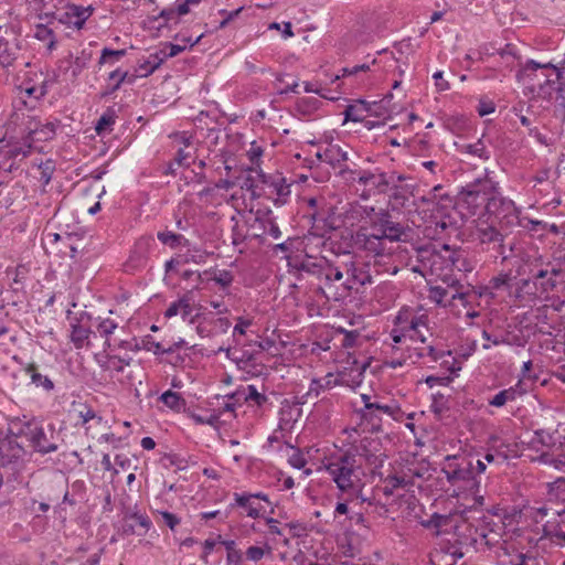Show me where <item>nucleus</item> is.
<instances>
[{
    "label": "nucleus",
    "mask_w": 565,
    "mask_h": 565,
    "mask_svg": "<svg viewBox=\"0 0 565 565\" xmlns=\"http://www.w3.org/2000/svg\"><path fill=\"white\" fill-rule=\"evenodd\" d=\"M183 51H184V46H181L179 44L168 43L159 52L162 55L163 60L166 61L167 58H171V57L179 55Z\"/></svg>",
    "instance_id": "61"
},
{
    "label": "nucleus",
    "mask_w": 565,
    "mask_h": 565,
    "mask_svg": "<svg viewBox=\"0 0 565 565\" xmlns=\"http://www.w3.org/2000/svg\"><path fill=\"white\" fill-rule=\"evenodd\" d=\"M126 55V50H113L108 47H104L100 53V57L98 61L99 65H114L116 62H118L120 58H122Z\"/></svg>",
    "instance_id": "43"
},
{
    "label": "nucleus",
    "mask_w": 565,
    "mask_h": 565,
    "mask_svg": "<svg viewBox=\"0 0 565 565\" xmlns=\"http://www.w3.org/2000/svg\"><path fill=\"white\" fill-rule=\"evenodd\" d=\"M413 486V477L405 470L388 475L384 479L383 492L385 495H392L396 489H406Z\"/></svg>",
    "instance_id": "30"
},
{
    "label": "nucleus",
    "mask_w": 565,
    "mask_h": 565,
    "mask_svg": "<svg viewBox=\"0 0 565 565\" xmlns=\"http://www.w3.org/2000/svg\"><path fill=\"white\" fill-rule=\"evenodd\" d=\"M513 295L520 300H534L540 298V289L536 284L535 275L532 279H520L516 282Z\"/></svg>",
    "instance_id": "31"
},
{
    "label": "nucleus",
    "mask_w": 565,
    "mask_h": 565,
    "mask_svg": "<svg viewBox=\"0 0 565 565\" xmlns=\"http://www.w3.org/2000/svg\"><path fill=\"white\" fill-rule=\"evenodd\" d=\"M271 551H273L271 546L266 543V544H264V546H255V545L249 546L246 550L245 555L248 561L258 562L265 555H270Z\"/></svg>",
    "instance_id": "48"
},
{
    "label": "nucleus",
    "mask_w": 565,
    "mask_h": 565,
    "mask_svg": "<svg viewBox=\"0 0 565 565\" xmlns=\"http://www.w3.org/2000/svg\"><path fill=\"white\" fill-rule=\"evenodd\" d=\"M519 395H521V392H519L518 386L509 387L500 391L492 398H490L489 405L494 407H502L508 402L515 401Z\"/></svg>",
    "instance_id": "37"
},
{
    "label": "nucleus",
    "mask_w": 565,
    "mask_h": 565,
    "mask_svg": "<svg viewBox=\"0 0 565 565\" xmlns=\"http://www.w3.org/2000/svg\"><path fill=\"white\" fill-rule=\"evenodd\" d=\"M34 38L42 42H47V49L52 51L55 47L56 39L52 29L44 24H36L34 30Z\"/></svg>",
    "instance_id": "42"
},
{
    "label": "nucleus",
    "mask_w": 565,
    "mask_h": 565,
    "mask_svg": "<svg viewBox=\"0 0 565 565\" xmlns=\"http://www.w3.org/2000/svg\"><path fill=\"white\" fill-rule=\"evenodd\" d=\"M466 543L476 551H486L501 547L504 542L505 523L499 515L483 514L473 522L467 523Z\"/></svg>",
    "instance_id": "6"
},
{
    "label": "nucleus",
    "mask_w": 565,
    "mask_h": 565,
    "mask_svg": "<svg viewBox=\"0 0 565 565\" xmlns=\"http://www.w3.org/2000/svg\"><path fill=\"white\" fill-rule=\"evenodd\" d=\"M260 182V198L265 196L271 200L276 206H281L288 202L291 194V184L287 182L281 173L267 174L262 172Z\"/></svg>",
    "instance_id": "12"
},
{
    "label": "nucleus",
    "mask_w": 565,
    "mask_h": 565,
    "mask_svg": "<svg viewBox=\"0 0 565 565\" xmlns=\"http://www.w3.org/2000/svg\"><path fill=\"white\" fill-rule=\"evenodd\" d=\"M338 385V379L332 373H328L322 379H313L310 383L309 391L307 392V396L313 395L318 397L321 391L330 390Z\"/></svg>",
    "instance_id": "34"
},
{
    "label": "nucleus",
    "mask_w": 565,
    "mask_h": 565,
    "mask_svg": "<svg viewBox=\"0 0 565 565\" xmlns=\"http://www.w3.org/2000/svg\"><path fill=\"white\" fill-rule=\"evenodd\" d=\"M317 157L321 162H326L332 168H339L340 170H342L343 163L349 159L348 152L337 145H330L323 152H318Z\"/></svg>",
    "instance_id": "27"
},
{
    "label": "nucleus",
    "mask_w": 565,
    "mask_h": 565,
    "mask_svg": "<svg viewBox=\"0 0 565 565\" xmlns=\"http://www.w3.org/2000/svg\"><path fill=\"white\" fill-rule=\"evenodd\" d=\"M541 266L548 269L550 274L565 278V248H555L551 257L546 262H542Z\"/></svg>",
    "instance_id": "32"
},
{
    "label": "nucleus",
    "mask_w": 565,
    "mask_h": 565,
    "mask_svg": "<svg viewBox=\"0 0 565 565\" xmlns=\"http://www.w3.org/2000/svg\"><path fill=\"white\" fill-rule=\"evenodd\" d=\"M395 324L398 328L393 329L391 332L392 341L395 344L401 343L407 337L413 341L418 340L423 344L419 348H414V354H409L411 359L415 355L417 359H427L425 363H430L441 358L443 352L436 350L430 344H425L427 335H431V332L429 329V317L424 309L419 308L416 311L401 310L395 318Z\"/></svg>",
    "instance_id": "2"
},
{
    "label": "nucleus",
    "mask_w": 565,
    "mask_h": 565,
    "mask_svg": "<svg viewBox=\"0 0 565 565\" xmlns=\"http://www.w3.org/2000/svg\"><path fill=\"white\" fill-rule=\"evenodd\" d=\"M194 310V300L191 292L183 295L178 300L171 302L166 312V318H172L175 316H181V318L185 321L189 319L190 323H194L199 318V315L192 316Z\"/></svg>",
    "instance_id": "21"
},
{
    "label": "nucleus",
    "mask_w": 565,
    "mask_h": 565,
    "mask_svg": "<svg viewBox=\"0 0 565 565\" xmlns=\"http://www.w3.org/2000/svg\"><path fill=\"white\" fill-rule=\"evenodd\" d=\"M260 175L262 171L253 170L252 173H249L243 181L242 189L248 191L250 193L252 199L260 198Z\"/></svg>",
    "instance_id": "36"
},
{
    "label": "nucleus",
    "mask_w": 565,
    "mask_h": 565,
    "mask_svg": "<svg viewBox=\"0 0 565 565\" xmlns=\"http://www.w3.org/2000/svg\"><path fill=\"white\" fill-rule=\"evenodd\" d=\"M214 281L223 288L228 287L233 281V275L228 270H218L214 274Z\"/></svg>",
    "instance_id": "62"
},
{
    "label": "nucleus",
    "mask_w": 565,
    "mask_h": 565,
    "mask_svg": "<svg viewBox=\"0 0 565 565\" xmlns=\"http://www.w3.org/2000/svg\"><path fill=\"white\" fill-rule=\"evenodd\" d=\"M518 79L534 98L551 99L565 82V65L562 68L552 63H537L530 60L519 71Z\"/></svg>",
    "instance_id": "4"
},
{
    "label": "nucleus",
    "mask_w": 565,
    "mask_h": 565,
    "mask_svg": "<svg viewBox=\"0 0 565 565\" xmlns=\"http://www.w3.org/2000/svg\"><path fill=\"white\" fill-rule=\"evenodd\" d=\"M371 264L351 252L335 254L333 258L306 256L299 269L317 276L318 291L329 301H342L366 285L373 284Z\"/></svg>",
    "instance_id": "1"
},
{
    "label": "nucleus",
    "mask_w": 565,
    "mask_h": 565,
    "mask_svg": "<svg viewBox=\"0 0 565 565\" xmlns=\"http://www.w3.org/2000/svg\"><path fill=\"white\" fill-rule=\"evenodd\" d=\"M510 563L511 565H540L539 558L530 553H519Z\"/></svg>",
    "instance_id": "57"
},
{
    "label": "nucleus",
    "mask_w": 565,
    "mask_h": 565,
    "mask_svg": "<svg viewBox=\"0 0 565 565\" xmlns=\"http://www.w3.org/2000/svg\"><path fill=\"white\" fill-rule=\"evenodd\" d=\"M39 423L35 419H17L10 425V433L17 437H24L29 441Z\"/></svg>",
    "instance_id": "33"
},
{
    "label": "nucleus",
    "mask_w": 565,
    "mask_h": 565,
    "mask_svg": "<svg viewBox=\"0 0 565 565\" xmlns=\"http://www.w3.org/2000/svg\"><path fill=\"white\" fill-rule=\"evenodd\" d=\"M182 238H183L182 235L175 234L173 232H159L158 233V239L162 244L169 245L171 247L178 246Z\"/></svg>",
    "instance_id": "59"
},
{
    "label": "nucleus",
    "mask_w": 565,
    "mask_h": 565,
    "mask_svg": "<svg viewBox=\"0 0 565 565\" xmlns=\"http://www.w3.org/2000/svg\"><path fill=\"white\" fill-rule=\"evenodd\" d=\"M162 519H163V522L166 523V525L174 531L175 527L180 524L181 520L180 518H178L175 514L171 513V512H168V511H161L160 512Z\"/></svg>",
    "instance_id": "64"
},
{
    "label": "nucleus",
    "mask_w": 565,
    "mask_h": 565,
    "mask_svg": "<svg viewBox=\"0 0 565 565\" xmlns=\"http://www.w3.org/2000/svg\"><path fill=\"white\" fill-rule=\"evenodd\" d=\"M97 361L102 370L120 384H128L132 380L131 359L126 360L117 355L105 354Z\"/></svg>",
    "instance_id": "15"
},
{
    "label": "nucleus",
    "mask_w": 565,
    "mask_h": 565,
    "mask_svg": "<svg viewBox=\"0 0 565 565\" xmlns=\"http://www.w3.org/2000/svg\"><path fill=\"white\" fill-rule=\"evenodd\" d=\"M354 245L367 252L374 258V268H396L391 265L392 253L385 247V242L379 233H366L358 231L353 236Z\"/></svg>",
    "instance_id": "11"
},
{
    "label": "nucleus",
    "mask_w": 565,
    "mask_h": 565,
    "mask_svg": "<svg viewBox=\"0 0 565 565\" xmlns=\"http://www.w3.org/2000/svg\"><path fill=\"white\" fill-rule=\"evenodd\" d=\"M152 526L150 518L137 509L127 510L122 516V532L126 535L143 536Z\"/></svg>",
    "instance_id": "17"
},
{
    "label": "nucleus",
    "mask_w": 565,
    "mask_h": 565,
    "mask_svg": "<svg viewBox=\"0 0 565 565\" xmlns=\"http://www.w3.org/2000/svg\"><path fill=\"white\" fill-rule=\"evenodd\" d=\"M339 499L342 501H339L335 504L333 516L334 520L340 519L341 516H345V520L349 519V515L352 513L351 508L349 507L350 502H353L354 500H348V497H342L339 492Z\"/></svg>",
    "instance_id": "54"
},
{
    "label": "nucleus",
    "mask_w": 565,
    "mask_h": 565,
    "mask_svg": "<svg viewBox=\"0 0 565 565\" xmlns=\"http://www.w3.org/2000/svg\"><path fill=\"white\" fill-rule=\"evenodd\" d=\"M429 298L439 306L450 308L459 316L458 305L463 308L469 307L475 295L469 287H465L457 279H451L446 286L431 287Z\"/></svg>",
    "instance_id": "9"
},
{
    "label": "nucleus",
    "mask_w": 565,
    "mask_h": 565,
    "mask_svg": "<svg viewBox=\"0 0 565 565\" xmlns=\"http://www.w3.org/2000/svg\"><path fill=\"white\" fill-rule=\"evenodd\" d=\"M533 461L552 467L561 472H565V438L552 451H542Z\"/></svg>",
    "instance_id": "25"
},
{
    "label": "nucleus",
    "mask_w": 565,
    "mask_h": 565,
    "mask_svg": "<svg viewBox=\"0 0 565 565\" xmlns=\"http://www.w3.org/2000/svg\"><path fill=\"white\" fill-rule=\"evenodd\" d=\"M67 320L71 327V341L75 348L82 349L88 344L92 333V317L88 312L81 310L78 312H67Z\"/></svg>",
    "instance_id": "16"
},
{
    "label": "nucleus",
    "mask_w": 565,
    "mask_h": 565,
    "mask_svg": "<svg viewBox=\"0 0 565 565\" xmlns=\"http://www.w3.org/2000/svg\"><path fill=\"white\" fill-rule=\"evenodd\" d=\"M23 372L30 379V384L35 388L43 391L46 394H51L55 390V383L49 374L41 371V367L35 362H29L22 364Z\"/></svg>",
    "instance_id": "20"
},
{
    "label": "nucleus",
    "mask_w": 565,
    "mask_h": 565,
    "mask_svg": "<svg viewBox=\"0 0 565 565\" xmlns=\"http://www.w3.org/2000/svg\"><path fill=\"white\" fill-rule=\"evenodd\" d=\"M94 9L89 7L70 4L61 14L58 21L68 26L81 30L86 20L93 14Z\"/></svg>",
    "instance_id": "22"
},
{
    "label": "nucleus",
    "mask_w": 565,
    "mask_h": 565,
    "mask_svg": "<svg viewBox=\"0 0 565 565\" xmlns=\"http://www.w3.org/2000/svg\"><path fill=\"white\" fill-rule=\"evenodd\" d=\"M441 472L454 488L471 495L473 503L470 508L483 505L484 497L480 493V480L475 473L471 457L467 455L446 456L441 463Z\"/></svg>",
    "instance_id": "5"
},
{
    "label": "nucleus",
    "mask_w": 565,
    "mask_h": 565,
    "mask_svg": "<svg viewBox=\"0 0 565 565\" xmlns=\"http://www.w3.org/2000/svg\"><path fill=\"white\" fill-rule=\"evenodd\" d=\"M375 231L383 237L384 242H398L402 241L403 236H406L404 226L397 222L388 220V217L381 218Z\"/></svg>",
    "instance_id": "26"
},
{
    "label": "nucleus",
    "mask_w": 565,
    "mask_h": 565,
    "mask_svg": "<svg viewBox=\"0 0 565 565\" xmlns=\"http://www.w3.org/2000/svg\"><path fill=\"white\" fill-rule=\"evenodd\" d=\"M535 279L540 289V298L544 299H548L551 294L558 291L565 285L564 277L550 274V270L542 266L535 274Z\"/></svg>",
    "instance_id": "19"
},
{
    "label": "nucleus",
    "mask_w": 565,
    "mask_h": 565,
    "mask_svg": "<svg viewBox=\"0 0 565 565\" xmlns=\"http://www.w3.org/2000/svg\"><path fill=\"white\" fill-rule=\"evenodd\" d=\"M477 236L481 244H493V248L502 256V260L508 259L505 254L504 236L492 225L479 227Z\"/></svg>",
    "instance_id": "24"
},
{
    "label": "nucleus",
    "mask_w": 565,
    "mask_h": 565,
    "mask_svg": "<svg viewBox=\"0 0 565 565\" xmlns=\"http://www.w3.org/2000/svg\"><path fill=\"white\" fill-rule=\"evenodd\" d=\"M514 279L511 273H500L492 277L489 281V288L492 290H501L503 288H510L511 281Z\"/></svg>",
    "instance_id": "49"
},
{
    "label": "nucleus",
    "mask_w": 565,
    "mask_h": 565,
    "mask_svg": "<svg viewBox=\"0 0 565 565\" xmlns=\"http://www.w3.org/2000/svg\"><path fill=\"white\" fill-rule=\"evenodd\" d=\"M449 260L451 263L452 268H458V269H463V270L471 268L470 264L463 257V255L460 250H454L449 256Z\"/></svg>",
    "instance_id": "58"
},
{
    "label": "nucleus",
    "mask_w": 565,
    "mask_h": 565,
    "mask_svg": "<svg viewBox=\"0 0 565 565\" xmlns=\"http://www.w3.org/2000/svg\"><path fill=\"white\" fill-rule=\"evenodd\" d=\"M117 79V84H113L111 86H108V88L102 94V96H107L110 94H114L116 90H118L122 83L128 82L132 83V77H129V74L127 71H121L120 68H116L108 75V81Z\"/></svg>",
    "instance_id": "40"
},
{
    "label": "nucleus",
    "mask_w": 565,
    "mask_h": 565,
    "mask_svg": "<svg viewBox=\"0 0 565 565\" xmlns=\"http://www.w3.org/2000/svg\"><path fill=\"white\" fill-rule=\"evenodd\" d=\"M224 351L221 347L218 352ZM226 358L233 361L237 367L247 374L256 375L259 373V365L255 362L253 354H249L242 350H232L231 348L225 349Z\"/></svg>",
    "instance_id": "23"
},
{
    "label": "nucleus",
    "mask_w": 565,
    "mask_h": 565,
    "mask_svg": "<svg viewBox=\"0 0 565 565\" xmlns=\"http://www.w3.org/2000/svg\"><path fill=\"white\" fill-rule=\"evenodd\" d=\"M391 184H395V173L390 175L386 173L374 174V183H372L371 190L376 189L379 192H386Z\"/></svg>",
    "instance_id": "47"
},
{
    "label": "nucleus",
    "mask_w": 565,
    "mask_h": 565,
    "mask_svg": "<svg viewBox=\"0 0 565 565\" xmlns=\"http://www.w3.org/2000/svg\"><path fill=\"white\" fill-rule=\"evenodd\" d=\"M253 324L252 319H246L244 317H238L236 319V324L233 328V339L236 343H239L238 337L245 335L247 329Z\"/></svg>",
    "instance_id": "55"
},
{
    "label": "nucleus",
    "mask_w": 565,
    "mask_h": 565,
    "mask_svg": "<svg viewBox=\"0 0 565 565\" xmlns=\"http://www.w3.org/2000/svg\"><path fill=\"white\" fill-rule=\"evenodd\" d=\"M544 414H540L537 418L532 423L533 437L531 444L533 446L540 445L546 448V451L554 450L565 438L558 433V423L553 416L552 411L543 409Z\"/></svg>",
    "instance_id": "10"
},
{
    "label": "nucleus",
    "mask_w": 565,
    "mask_h": 565,
    "mask_svg": "<svg viewBox=\"0 0 565 565\" xmlns=\"http://www.w3.org/2000/svg\"><path fill=\"white\" fill-rule=\"evenodd\" d=\"M449 523L450 516L434 513L427 521L423 522V525L428 529H436L439 534Z\"/></svg>",
    "instance_id": "45"
},
{
    "label": "nucleus",
    "mask_w": 565,
    "mask_h": 565,
    "mask_svg": "<svg viewBox=\"0 0 565 565\" xmlns=\"http://www.w3.org/2000/svg\"><path fill=\"white\" fill-rule=\"evenodd\" d=\"M159 399L170 409L180 412L185 407V399L177 392L171 390L161 394Z\"/></svg>",
    "instance_id": "39"
},
{
    "label": "nucleus",
    "mask_w": 565,
    "mask_h": 565,
    "mask_svg": "<svg viewBox=\"0 0 565 565\" xmlns=\"http://www.w3.org/2000/svg\"><path fill=\"white\" fill-rule=\"evenodd\" d=\"M360 415L362 420L371 426L372 430H380L383 416L401 420L403 412L396 402L392 401L390 404H385L376 398L373 404L367 405V408H361Z\"/></svg>",
    "instance_id": "13"
},
{
    "label": "nucleus",
    "mask_w": 565,
    "mask_h": 565,
    "mask_svg": "<svg viewBox=\"0 0 565 565\" xmlns=\"http://www.w3.org/2000/svg\"><path fill=\"white\" fill-rule=\"evenodd\" d=\"M117 328H118L117 322H115L114 320H111L109 318L104 319L98 323L97 331L100 334V337H104L106 339L105 345L110 347L109 337L114 333V331Z\"/></svg>",
    "instance_id": "50"
},
{
    "label": "nucleus",
    "mask_w": 565,
    "mask_h": 565,
    "mask_svg": "<svg viewBox=\"0 0 565 565\" xmlns=\"http://www.w3.org/2000/svg\"><path fill=\"white\" fill-rule=\"evenodd\" d=\"M252 495L247 494H235V501L237 505L247 510V515L257 519L260 515V510L250 503Z\"/></svg>",
    "instance_id": "52"
},
{
    "label": "nucleus",
    "mask_w": 565,
    "mask_h": 565,
    "mask_svg": "<svg viewBox=\"0 0 565 565\" xmlns=\"http://www.w3.org/2000/svg\"><path fill=\"white\" fill-rule=\"evenodd\" d=\"M29 443L35 451L42 455L56 451L58 448L56 443L49 440L44 428L40 424L30 437Z\"/></svg>",
    "instance_id": "28"
},
{
    "label": "nucleus",
    "mask_w": 565,
    "mask_h": 565,
    "mask_svg": "<svg viewBox=\"0 0 565 565\" xmlns=\"http://www.w3.org/2000/svg\"><path fill=\"white\" fill-rule=\"evenodd\" d=\"M460 151L462 153L478 157L482 160H488L490 158V153L481 139L475 143L462 145Z\"/></svg>",
    "instance_id": "41"
},
{
    "label": "nucleus",
    "mask_w": 565,
    "mask_h": 565,
    "mask_svg": "<svg viewBox=\"0 0 565 565\" xmlns=\"http://www.w3.org/2000/svg\"><path fill=\"white\" fill-rule=\"evenodd\" d=\"M40 170V181L43 185H47L53 177V173L55 171V162L52 159H47L44 162H41L39 164Z\"/></svg>",
    "instance_id": "51"
},
{
    "label": "nucleus",
    "mask_w": 565,
    "mask_h": 565,
    "mask_svg": "<svg viewBox=\"0 0 565 565\" xmlns=\"http://www.w3.org/2000/svg\"><path fill=\"white\" fill-rule=\"evenodd\" d=\"M497 191V183L489 178L478 179L462 191L461 207L466 209L470 216L488 214L489 202Z\"/></svg>",
    "instance_id": "8"
},
{
    "label": "nucleus",
    "mask_w": 565,
    "mask_h": 565,
    "mask_svg": "<svg viewBox=\"0 0 565 565\" xmlns=\"http://www.w3.org/2000/svg\"><path fill=\"white\" fill-rule=\"evenodd\" d=\"M227 399L234 401L237 406L248 404V390L246 386H239L235 392L226 395Z\"/></svg>",
    "instance_id": "60"
},
{
    "label": "nucleus",
    "mask_w": 565,
    "mask_h": 565,
    "mask_svg": "<svg viewBox=\"0 0 565 565\" xmlns=\"http://www.w3.org/2000/svg\"><path fill=\"white\" fill-rule=\"evenodd\" d=\"M164 62L160 52H156L149 55L148 60L139 63L138 70L140 71L141 77L151 75L160 65Z\"/></svg>",
    "instance_id": "38"
},
{
    "label": "nucleus",
    "mask_w": 565,
    "mask_h": 565,
    "mask_svg": "<svg viewBox=\"0 0 565 565\" xmlns=\"http://www.w3.org/2000/svg\"><path fill=\"white\" fill-rule=\"evenodd\" d=\"M57 125L55 122H46L40 128L32 129L31 132L36 136L38 140H50L55 136Z\"/></svg>",
    "instance_id": "53"
},
{
    "label": "nucleus",
    "mask_w": 565,
    "mask_h": 565,
    "mask_svg": "<svg viewBox=\"0 0 565 565\" xmlns=\"http://www.w3.org/2000/svg\"><path fill=\"white\" fill-rule=\"evenodd\" d=\"M231 326L225 317H204L198 321L196 332L201 338L213 339L227 333Z\"/></svg>",
    "instance_id": "18"
},
{
    "label": "nucleus",
    "mask_w": 565,
    "mask_h": 565,
    "mask_svg": "<svg viewBox=\"0 0 565 565\" xmlns=\"http://www.w3.org/2000/svg\"><path fill=\"white\" fill-rule=\"evenodd\" d=\"M488 215L493 216L502 226L514 227L520 224V210L514 202L501 196L498 191L488 206Z\"/></svg>",
    "instance_id": "14"
},
{
    "label": "nucleus",
    "mask_w": 565,
    "mask_h": 565,
    "mask_svg": "<svg viewBox=\"0 0 565 565\" xmlns=\"http://www.w3.org/2000/svg\"><path fill=\"white\" fill-rule=\"evenodd\" d=\"M246 390H248V405L262 408L268 403V396L259 392L255 385H246Z\"/></svg>",
    "instance_id": "44"
},
{
    "label": "nucleus",
    "mask_w": 565,
    "mask_h": 565,
    "mask_svg": "<svg viewBox=\"0 0 565 565\" xmlns=\"http://www.w3.org/2000/svg\"><path fill=\"white\" fill-rule=\"evenodd\" d=\"M286 526L288 527L291 537H302L307 536L309 533V526L303 522L295 521L287 523Z\"/></svg>",
    "instance_id": "56"
},
{
    "label": "nucleus",
    "mask_w": 565,
    "mask_h": 565,
    "mask_svg": "<svg viewBox=\"0 0 565 565\" xmlns=\"http://www.w3.org/2000/svg\"><path fill=\"white\" fill-rule=\"evenodd\" d=\"M255 222L259 224V230L253 233L254 237H262L264 235H269L275 239L281 237V231L275 220L271 217L270 211H268L263 216L257 214Z\"/></svg>",
    "instance_id": "29"
},
{
    "label": "nucleus",
    "mask_w": 565,
    "mask_h": 565,
    "mask_svg": "<svg viewBox=\"0 0 565 565\" xmlns=\"http://www.w3.org/2000/svg\"><path fill=\"white\" fill-rule=\"evenodd\" d=\"M543 537L548 539L552 543L561 542L558 534H564L565 531L562 529L559 523L547 522L542 529Z\"/></svg>",
    "instance_id": "46"
},
{
    "label": "nucleus",
    "mask_w": 565,
    "mask_h": 565,
    "mask_svg": "<svg viewBox=\"0 0 565 565\" xmlns=\"http://www.w3.org/2000/svg\"><path fill=\"white\" fill-rule=\"evenodd\" d=\"M343 434L348 435L349 441L348 447L339 449L340 451L344 455H353V459L364 469L374 470L383 466L385 456L379 448L377 441L369 437L356 439L358 430L355 428L344 429Z\"/></svg>",
    "instance_id": "7"
},
{
    "label": "nucleus",
    "mask_w": 565,
    "mask_h": 565,
    "mask_svg": "<svg viewBox=\"0 0 565 565\" xmlns=\"http://www.w3.org/2000/svg\"><path fill=\"white\" fill-rule=\"evenodd\" d=\"M344 115H345V121L350 120V121L358 122V121H362L364 118V116L361 113V110L359 109V107L353 106V105H349L345 108Z\"/></svg>",
    "instance_id": "63"
},
{
    "label": "nucleus",
    "mask_w": 565,
    "mask_h": 565,
    "mask_svg": "<svg viewBox=\"0 0 565 565\" xmlns=\"http://www.w3.org/2000/svg\"><path fill=\"white\" fill-rule=\"evenodd\" d=\"M311 217H312L315 223L323 222V228L326 231H333V230H337V228H339L341 226L347 225V223L344 221H342L340 216H335L334 213L328 214L326 216V213H324L323 210L322 211H315L311 214Z\"/></svg>",
    "instance_id": "35"
},
{
    "label": "nucleus",
    "mask_w": 565,
    "mask_h": 565,
    "mask_svg": "<svg viewBox=\"0 0 565 565\" xmlns=\"http://www.w3.org/2000/svg\"><path fill=\"white\" fill-rule=\"evenodd\" d=\"M323 467L342 497H348V500L367 501L363 497L365 471L353 459V455L334 451L324 458Z\"/></svg>",
    "instance_id": "3"
}]
</instances>
